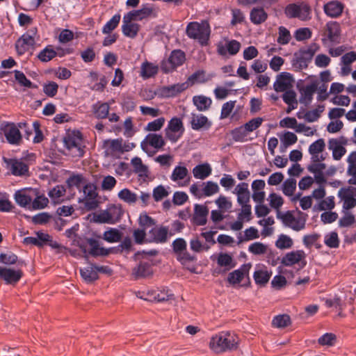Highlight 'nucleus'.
Here are the masks:
<instances>
[{
  "label": "nucleus",
  "mask_w": 356,
  "mask_h": 356,
  "mask_svg": "<svg viewBox=\"0 0 356 356\" xmlns=\"http://www.w3.org/2000/svg\"><path fill=\"white\" fill-rule=\"evenodd\" d=\"M239 343L238 337L231 331H222L213 335L209 341L210 349L216 353L236 349Z\"/></svg>",
  "instance_id": "f257e3e1"
},
{
  "label": "nucleus",
  "mask_w": 356,
  "mask_h": 356,
  "mask_svg": "<svg viewBox=\"0 0 356 356\" xmlns=\"http://www.w3.org/2000/svg\"><path fill=\"white\" fill-rule=\"evenodd\" d=\"M25 127L26 123L24 122L16 124L13 122H3L0 124V138L3 141V136L9 144L19 145L22 140L19 129Z\"/></svg>",
  "instance_id": "f03ea898"
},
{
  "label": "nucleus",
  "mask_w": 356,
  "mask_h": 356,
  "mask_svg": "<svg viewBox=\"0 0 356 356\" xmlns=\"http://www.w3.org/2000/svg\"><path fill=\"white\" fill-rule=\"evenodd\" d=\"M186 34L192 39L197 40L202 45H205L210 35V27L207 21L202 22H192L186 27Z\"/></svg>",
  "instance_id": "7ed1b4c3"
},
{
  "label": "nucleus",
  "mask_w": 356,
  "mask_h": 356,
  "mask_svg": "<svg viewBox=\"0 0 356 356\" xmlns=\"http://www.w3.org/2000/svg\"><path fill=\"white\" fill-rule=\"evenodd\" d=\"M134 143L124 141L122 138L110 139L104 142V148L107 156L117 157L124 152H129L135 147Z\"/></svg>",
  "instance_id": "20e7f679"
},
{
  "label": "nucleus",
  "mask_w": 356,
  "mask_h": 356,
  "mask_svg": "<svg viewBox=\"0 0 356 356\" xmlns=\"http://www.w3.org/2000/svg\"><path fill=\"white\" fill-rule=\"evenodd\" d=\"M277 217L282 223L296 232H299L305 228L306 217L304 213L298 211L297 213L293 211H286L283 213H278Z\"/></svg>",
  "instance_id": "39448f33"
},
{
  "label": "nucleus",
  "mask_w": 356,
  "mask_h": 356,
  "mask_svg": "<svg viewBox=\"0 0 356 356\" xmlns=\"http://www.w3.org/2000/svg\"><path fill=\"white\" fill-rule=\"evenodd\" d=\"M63 143L69 153L73 156H82L83 154V143L81 132L73 131L69 132L63 139Z\"/></svg>",
  "instance_id": "423d86ee"
},
{
  "label": "nucleus",
  "mask_w": 356,
  "mask_h": 356,
  "mask_svg": "<svg viewBox=\"0 0 356 356\" xmlns=\"http://www.w3.org/2000/svg\"><path fill=\"white\" fill-rule=\"evenodd\" d=\"M184 131L182 120L177 117H173L170 120L165 129V135L171 143H176L182 137Z\"/></svg>",
  "instance_id": "0eeeda50"
},
{
  "label": "nucleus",
  "mask_w": 356,
  "mask_h": 356,
  "mask_svg": "<svg viewBox=\"0 0 356 356\" xmlns=\"http://www.w3.org/2000/svg\"><path fill=\"white\" fill-rule=\"evenodd\" d=\"M285 13L289 18L305 21L311 19V8L305 3H292L286 6Z\"/></svg>",
  "instance_id": "6e6552de"
},
{
  "label": "nucleus",
  "mask_w": 356,
  "mask_h": 356,
  "mask_svg": "<svg viewBox=\"0 0 356 356\" xmlns=\"http://www.w3.org/2000/svg\"><path fill=\"white\" fill-rule=\"evenodd\" d=\"M170 180L179 187H186L191 182L189 171L184 163H179L172 170L170 176Z\"/></svg>",
  "instance_id": "1a4fd4ad"
},
{
  "label": "nucleus",
  "mask_w": 356,
  "mask_h": 356,
  "mask_svg": "<svg viewBox=\"0 0 356 356\" xmlns=\"http://www.w3.org/2000/svg\"><path fill=\"white\" fill-rule=\"evenodd\" d=\"M185 60V54L181 50H174L169 58L161 63V68L164 73L174 71L178 66L181 65Z\"/></svg>",
  "instance_id": "9d476101"
},
{
  "label": "nucleus",
  "mask_w": 356,
  "mask_h": 356,
  "mask_svg": "<svg viewBox=\"0 0 356 356\" xmlns=\"http://www.w3.org/2000/svg\"><path fill=\"white\" fill-rule=\"evenodd\" d=\"M83 198L82 202L88 210H92L97 207L98 201L97 186L92 183L87 182L83 187Z\"/></svg>",
  "instance_id": "9b49d317"
},
{
  "label": "nucleus",
  "mask_w": 356,
  "mask_h": 356,
  "mask_svg": "<svg viewBox=\"0 0 356 356\" xmlns=\"http://www.w3.org/2000/svg\"><path fill=\"white\" fill-rule=\"evenodd\" d=\"M35 195L36 188H24L15 193L14 199L19 206L30 209V204Z\"/></svg>",
  "instance_id": "f8f14e48"
},
{
  "label": "nucleus",
  "mask_w": 356,
  "mask_h": 356,
  "mask_svg": "<svg viewBox=\"0 0 356 356\" xmlns=\"http://www.w3.org/2000/svg\"><path fill=\"white\" fill-rule=\"evenodd\" d=\"M165 145V142L161 134H148L140 143L142 149L147 154L150 153V147L160 149Z\"/></svg>",
  "instance_id": "ddd939ff"
},
{
  "label": "nucleus",
  "mask_w": 356,
  "mask_h": 356,
  "mask_svg": "<svg viewBox=\"0 0 356 356\" xmlns=\"http://www.w3.org/2000/svg\"><path fill=\"white\" fill-rule=\"evenodd\" d=\"M294 79L289 72H281L276 76L273 88L276 92H284L292 88Z\"/></svg>",
  "instance_id": "4468645a"
},
{
  "label": "nucleus",
  "mask_w": 356,
  "mask_h": 356,
  "mask_svg": "<svg viewBox=\"0 0 356 356\" xmlns=\"http://www.w3.org/2000/svg\"><path fill=\"white\" fill-rule=\"evenodd\" d=\"M22 277V271L20 269L0 266V279L7 284H15Z\"/></svg>",
  "instance_id": "2eb2a0df"
},
{
  "label": "nucleus",
  "mask_w": 356,
  "mask_h": 356,
  "mask_svg": "<svg viewBox=\"0 0 356 356\" xmlns=\"http://www.w3.org/2000/svg\"><path fill=\"white\" fill-rule=\"evenodd\" d=\"M173 298V294L166 288L152 289L147 291L146 295L142 297L147 301L163 302Z\"/></svg>",
  "instance_id": "dca6fc26"
},
{
  "label": "nucleus",
  "mask_w": 356,
  "mask_h": 356,
  "mask_svg": "<svg viewBox=\"0 0 356 356\" xmlns=\"http://www.w3.org/2000/svg\"><path fill=\"white\" fill-rule=\"evenodd\" d=\"M338 197L343 202V209L349 210L356 206L355 194L353 188H341L338 192Z\"/></svg>",
  "instance_id": "f3484780"
},
{
  "label": "nucleus",
  "mask_w": 356,
  "mask_h": 356,
  "mask_svg": "<svg viewBox=\"0 0 356 356\" xmlns=\"http://www.w3.org/2000/svg\"><path fill=\"white\" fill-rule=\"evenodd\" d=\"M188 86L187 83H179L168 86H163L157 91V95L163 98L173 97L185 90Z\"/></svg>",
  "instance_id": "a211bd4d"
},
{
  "label": "nucleus",
  "mask_w": 356,
  "mask_h": 356,
  "mask_svg": "<svg viewBox=\"0 0 356 356\" xmlns=\"http://www.w3.org/2000/svg\"><path fill=\"white\" fill-rule=\"evenodd\" d=\"M241 47L239 42L232 40L220 41L217 44V51L221 56H226L227 54L230 55L236 54Z\"/></svg>",
  "instance_id": "6ab92c4d"
},
{
  "label": "nucleus",
  "mask_w": 356,
  "mask_h": 356,
  "mask_svg": "<svg viewBox=\"0 0 356 356\" xmlns=\"http://www.w3.org/2000/svg\"><path fill=\"white\" fill-rule=\"evenodd\" d=\"M325 143L323 139L320 138L312 143L308 149V152L311 156L312 161H323L325 159L323 154Z\"/></svg>",
  "instance_id": "aec40b11"
},
{
  "label": "nucleus",
  "mask_w": 356,
  "mask_h": 356,
  "mask_svg": "<svg viewBox=\"0 0 356 356\" xmlns=\"http://www.w3.org/2000/svg\"><path fill=\"white\" fill-rule=\"evenodd\" d=\"M319 81L317 79L313 80L310 84L306 85L300 90V102L305 106L311 104L313 96L317 90Z\"/></svg>",
  "instance_id": "412c9836"
},
{
  "label": "nucleus",
  "mask_w": 356,
  "mask_h": 356,
  "mask_svg": "<svg viewBox=\"0 0 356 356\" xmlns=\"http://www.w3.org/2000/svg\"><path fill=\"white\" fill-rule=\"evenodd\" d=\"M232 193L236 195L237 202L240 206L250 204V193L248 183H238L234 188Z\"/></svg>",
  "instance_id": "4be33fe9"
},
{
  "label": "nucleus",
  "mask_w": 356,
  "mask_h": 356,
  "mask_svg": "<svg viewBox=\"0 0 356 356\" xmlns=\"http://www.w3.org/2000/svg\"><path fill=\"white\" fill-rule=\"evenodd\" d=\"M35 38L33 35L26 33L19 38L15 44L17 52L19 55H23L30 50L35 44Z\"/></svg>",
  "instance_id": "5701e85b"
},
{
  "label": "nucleus",
  "mask_w": 356,
  "mask_h": 356,
  "mask_svg": "<svg viewBox=\"0 0 356 356\" xmlns=\"http://www.w3.org/2000/svg\"><path fill=\"white\" fill-rule=\"evenodd\" d=\"M159 66L156 63L144 60L140 67L139 75L143 80L154 77L159 72Z\"/></svg>",
  "instance_id": "b1692460"
},
{
  "label": "nucleus",
  "mask_w": 356,
  "mask_h": 356,
  "mask_svg": "<svg viewBox=\"0 0 356 356\" xmlns=\"http://www.w3.org/2000/svg\"><path fill=\"white\" fill-rule=\"evenodd\" d=\"M251 266V264L249 263L245 264L239 268L229 273L227 277L228 282L233 285L240 283L245 277L248 275Z\"/></svg>",
  "instance_id": "393cba45"
},
{
  "label": "nucleus",
  "mask_w": 356,
  "mask_h": 356,
  "mask_svg": "<svg viewBox=\"0 0 356 356\" xmlns=\"http://www.w3.org/2000/svg\"><path fill=\"white\" fill-rule=\"evenodd\" d=\"M305 252L302 250L287 252L282 259V264L285 266H291L305 259Z\"/></svg>",
  "instance_id": "a878e982"
},
{
  "label": "nucleus",
  "mask_w": 356,
  "mask_h": 356,
  "mask_svg": "<svg viewBox=\"0 0 356 356\" xmlns=\"http://www.w3.org/2000/svg\"><path fill=\"white\" fill-rule=\"evenodd\" d=\"M190 122L191 128L195 131L209 129L212 125V122L202 114L192 113Z\"/></svg>",
  "instance_id": "bb28decb"
},
{
  "label": "nucleus",
  "mask_w": 356,
  "mask_h": 356,
  "mask_svg": "<svg viewBox=\"0 0 356 356\" xmlns=\"http://www.w3.org/2000/svg\"><path fill=\"white\" fill-rule=\"evenodd\" d=\"M134 21L124 15L122 19V33L130 38H134L140 29V25L134 23Z\"/></svg>",
  "instance_id": "cd10ccee"
},
{
  "label": "nucleus",
  "mask_w": 356,
  "mask_h": 356,
  "mask_svg": "<svg viewBox=\"0 0 356 356\" xmlns=\"http://www.w3.org/2000/svg\"><path fill=\"white\" fill-rule=\"evenodd\" d=\"M328 148L332 151V157L336 161L340 160L346 152L343 143L339 139H330L328 143Z\"/></svg>",
  "instance_id": "c85d7f7f"
},
{
  "label": "nucleus",
  "mask_w": 356,
  "mask_h": 356,
  "mask_svg": "<svg viewBox=\"0 0 356 356\" xmlns=\"http://www.w3.org/2000/svg\"><path fill=\"white\" fill-rule=\"evenodd\" d=\"M6 163L12 174L15 176L24 175L29 171L28 165L19 160L11 159L6 161Z\"/></svg>",
  "instance_id": "c756f323"
},
{
  "label": "nucleus",
  "mask_w": 356,
  "mask_h": 356,
  "mask_svg": "<svg viewBox=\"0 0 356 356\" xmlns=\"http://www.w3.org/2000/svg\"><path fill=\"white\" fill-rule=\"evenodd\" d=\"M118 197L128 205H135L139 200L138 195L134 191L124 188L118 193Z\"/></svg>",
  "instance_id": "7c9ffc66"
},
{
  "label": "nucleus",
  "mask_w": 356,
  "mask_h": 356,
  "mask_svg": "<svg viewBox=\"0 0 356 356\" xmlns=\"http://www.w3.org/2000/svg\"><path fill=\"white\" fill-rule=\"evenodd\" d=\"M153 13V8L145 5L140 9L131 10L124 15L133 21H140L149 17Z\"/></svg>",
  "instance_id": "2f4dec72"
},
{
  "label": "nucleus",
  "mask_w": 356,
  "mask_h": 356,
  "mask_svg": "<svg viewBox=\"0 0 356 356\" xmlns=\"http://www.w3.org/2000/svg\"><path fill=\"white\" fill-rule=\"evenodd\" d=\"M65 187L63 185H57L50 189L48 192V196L51 202L55 204H60L65 200Z\"/></svg>",
  "instance_id": "473e14b6"
},
{
  "label": "nucleus",
  "mask_w": 356,
  "mask_h": 356,
  "mask_svg": "<svg viewBox=\"0 0 356 356\" xmlns=\"http://www.w3.org/2000/svg\"><path fill=\"white\" fill-rule=\"evenodd\" d=\"M153 273L152 266L149 261H141L137 266L134 268L132 275L136 278L146 277Z\"/></svg>",
  "instance_id": "72a5a7b5"
},
{
  "label": "nucleus",
  "mask_w": 356,
  "mask_h": 356,
  "mask_svg": "<svg viewBox=\"0 0 356 356\" xmlns=\"http://www.w3.org/2000/svg\"><path fill=\"white\" fill-rule=\"evenodd\" d=\"M323 9L327 16L337 17L342 13L343 6L338 1H331L324 5Z\"/></svg>",
  "instance_id": "f704fd0d"
},
{
  "label": "nucleus",
  "mask_w": 356,
  "mask_h": 356,
  "mask_svg": "<svg viewBox=\"0 0 356 356\" xmlns=\"http://www.w3.org/2000/svg\"><path fill=\"white\" fill-rule=\"evenodd\" d=\"M212 172V168L208 163H204L195 165L193 170L192 173L195 179L204 180L211 175Z\"/></svg>",
  "instance_id": "c9c22d12"
},
{
  "label": "nucleus",
  "mask_w": 356,
  "mask_h": 356,
  "mask_svg": "<svg viewBox=\"0 0 356 356\" xmlns=\"http://www.w3.org/2000/svg\"><path fill=\"white\" fill-rule=\"evenodd\" d=\"M209 209L206 206L196 204L195 206L194 214L193 217V222L197 225H204L207 222V217Z\"/></svg>",
  "instance_id": "e433bc0d"
},
{
  "label": "nucleus",
  "mask_w": 356,
  "mask_h": 356,
  "mask_svg": "<svg viewBox=\"0 0 356 356\" xmlns=\"http://www.w3.org/2000/svg\"><path fill=\"white\" fill-rule=\"evenodd\" d=\"M313 56V52L310 49L303 50L296 56L294 65L300 70L305 69L307 67L308 64L312 60Z\"/></svg>",
  "instance_id": "4c0bfd02"
},
{
  "label": "nucleus",
  "mask_w": 356,
  "mask_h": 356,
  "mask_svg": "<svg viewBox=\"0 0 356 356\" xmlns=\"http://www.w3.org/2000/svg\"><path fill=\"white\" fill-rule=\"evenodd\" d=\"M131 164L133 166L134 171L143 179L148 177L149 170L147 165L143 163L140 158L138 156L134 157L131 160Z\"/></svg>",
  "instance_id": "58836bf2"
},
{
  "label": "nucleus",
  "mask_w": 356,
  "mask_h": 356,
  "mask_svg": "<svg viewBox=\"0 0 356 356\" xmlns=\"http://www.w3.org/2000/svg\"><path fill=\"white\" fill-rule=\"evenodd\" d=\"M271 275V272H269L266 267L259 266L254 271L253 277L257 284L263 285L269 281Z\"/></svg>",
  "instance_id": "ea45409f"
},
{
  "label": "nucleus",
  "mask_w": 356,
  "mask_h": 356,
  "mask_svg": "<svg viewBox=\"0 0 356 356\" xmlns=\"http://www.w3.org/2000/svg\"><path fill=\"white\" fill-rule=\"evenodd\" d=\"M79 229V225H74L67 229L65 232V236L72 241V244L79 247L84 252H86V247L81 242L80 237L76 234Z\"/></svg>",
  "instance_id": "a19ab883"
},
{
  "label": "nucleus",
  "mask_w": 356,
  "mask_h": 356,
  "mask_svg": "<svg viewBox=\"0 0 356 356\" xmlns=\"http://www.w3.org/2000/svg\"><path fill=\"white\" fill-rule=\"evenodd\" d=\"M88 243L90 246L89 253L92 256H106L109 253V250L99 245V241L94 238L88 239Z\"/></svg>",
  "instance_id": "79ce46f5"
},
{
  "label": "nucleus",
  "mask_w": 356,
  "mask_h": 356,
  "mask_svg": "<svg viewBox=\"0 0 356 356\" xmlns=\"http://www.w3.org/2000/svg\"><path fill=\"white\" fill-rule=\"evenodd\" d=\"M335 207V197L333 195L328 196L323 198L318 202L315 206L314 209L317 211H332Z\"/></svg>",
  "instance_id": "37998d69"
},
{
  "label": "nucleus",
  "mask_w": 356,
  "mask_h": 356,
  "mask_svg": "<svg viewBox=\"0 0 356 356\" xmlns=\"http://www.w3.org/2000/svg\"><path fill=\"white\" fill-rule=\"evenodd\" d=\"M80 273L83 280L88 283L92 282L98 279L95 265H89L85 268H80Z\"/></svg>",
  "instance_id": "c03bdc74"
},
{
  "label": "nucleus",
  "mask_w": 356,
  "mask_h": 356,
  "mask_svg": "<svg viewBox=\"0 0 356 356\" xmlns=\"http://www.w3.org/2000/svg\"><path fill=\"white\" fill-rule=\"evenodd\" d=\"M49 200L44 195H40L39 191L36 189V195L30 204V209H42L47 206Z\"/></svg>",
  "instance_id": "a18cd8bd"
},
{
  "label": "nucleus",
  "mask_w": 356,
  "mask_h": 356,
  "mask_svg": "<svg viewBox=\"0 0 356 356\" xmlns=\"http://www.w3.org/2000/svg\"><path fill=\"white\" fill-rule=\"evenodd\" d=\"M326 32L331 42H336L340 34V26L337 22H330L326 24Z\"/></svg>",
  "instance_id": "49530a36"
},
{
  "label": "nucleus",
  "mask_w": 356,
  "mask_h": 356,
  "mask_svg": "<svg viewBox=\"0 0 356 356\" xmlns=\"http://www.w3.org/2000/svg\"><path fill=\"white\" fill-rule=\"evenodd\" d=\"M193 103L200 111H205L209 108L212 101L209 97L200 95L195 96L193 99Z\"/></svg>",
  "instance_id": "de8ad7c7"
},
{
  "label": "nucleus",
  "mask_w": 356,
  "mask_h": 356,
  "mask_svg": "<svg viewBox=\"0 0 356 356\" xmlns=\"http://www.w3.org/2000/svg\"><path fill=\"white\" fill-rule=\"evenodd\" d=\"M291 323V318L288 314H279L275 316L272 321V325L276 328H284Z\"/></svg>",
  "instance_id": "09e8293b"
},
{
  "label": "nucleus",
  "mask_w": 356,
  "mask_h": 356,
  "mask_svg": "<svg viewBox=\"0 0 356 356\" xmlns=\"http://www.w3.org/2000/svg\"><path fill=\"white\" fill-rule=\"evenodd\" d=\"M275 223L274 218L272 216L264 217L258 221V224L263 227L261 234L268 236L273 233V229L270 227Z\"/></svg>",
  "instance_id": "8fccbe9b"
},
{
  "label": "nucleus",
  "mask_w": 356,
  "mask_h": 356,
  "mask_svg": "<svg viewBox=\"0 0 356 356\" xmlns=\"http://www.w3.org/2000/svg\"><path fill=\"white\" fill-rule=\"evenodd\" d=\"M150 234L154 241L164 242L167 238L168 229L163 227L152 228Z\"/></svg>",
  "instance_id": "3c124183"
},
{
  "label": "nucleus",
  "mask_w": 356,
  "mask_h": 356,
  "mask_svg": "<svg viewBox=\"0 0 356 356\" xmlns=\"http://www.w3.org/2000/svg\"><path fill=\"white\" fill-rule=\"evenodd\" d=\"M56 56V52L55 49L51 46L48 45L38 55V59L44 63L48 62Z\"/></svg>",
  "instance_id": "603ef678"
},
{
  "label": "nucleus",
  "mask_w": 356,
  "mask_h": 356,
  "mask_svg": "<svg viewBox=\"0 0 356 356\" xmlns=\"http://www.w3.org/2000/svg\"><path fill=\"white\" fill-rule=\"evenodd\" d=\"M121 19V15L120 14L114 15L112 18L108 21L102 28V33L104 34H109L111 31L115 29Z\"/></svg>",
  "instance_id": "864d4df0"
},
{
  "label": "nucleus",
  "mask_w": 356,
  "mask_h": 356,
  "mask_svg": "<svg viewBox=\"0 0 356 356\" xmlns=\"http://www.w3.org/2000/svg\"><path fill=\"white\" fill-rule=\"evenodd\" d=\"M266 18L267 14L263 8H253L250 13V19L255 24L262 23Z\"/></svg>",
  "instance_id": "5fc2aeb1"
},
{
  "label": "nucleus",
  "mask_w": 356,
  "mask_h": 356,
  "mask_svg": "<svg viewBox=\"0 0 356 356\" xmlns=\"http://www.w3.org/2000/svg\"><path fill=\"white\" fill-rule=\"evenodd\" d=\"M293 245V239L286 234H280L275 242L276 247L280 250L289 249Z\"/></svg>",
  "instance_id": "6e6d98bb"
},
{
  "label": "nucleus",
  "mask_w": 356,
  "mask_h": 356,
  "mask_svg": "<svg viewBox=\"0 0 356 356\" xmlns=\"http://www.w3.org/2000/svg\"><path fill=\"white\" fill-rule=\"evenodd\" d=\"M106 210L109 213V217L111 218L113 224L120 220L123 214L122 207L119 204H113L108 207Z\"/></svg>",
  "instance_id": "4d7b16f0"
},
{
  "label": "nucleus",
  "mask_w": 356,
  "mask_h": 356,
  "mask_svg": "<svg viewBox=\"0 0 356 356\" xmlns=\"http://www.w3.org/2000/svg\"><path fill=\"white\" fill-rule=\"evenodd\" d=\"M103 238L109 243H117L121 239V233L115 228H110L104 232Z\"/></svg>",
  "instance_id": "13d9d810"
},
{
  "label": "nucleus",
  "mask_w": 356,
  "mask_h": 356,
  "mask_svg": "<svg viewBox=\"0 0 356 356\" xmlns=\"http://www.w3.org/2000/svg\"><path fill=\"white\" fill-rule=\"evenodd\" d=\"M280 139L281 143L285 147H287L295 144L298 138L297 136L291 131H284L282 134L280 136Z\"/></svg>",
  "instance_id": "bf43d9fd"
},
{
  "label": "nucleus",
  "mask_w": 356,
  "mask_h": 356,
  "mask_svg": "<svg viewBox=\"0 0 356 356\" xmlns=\"http://www.w3.org/2000/svg\"><path fill=\"white\" fill-rule=\"evenodd\" d=\"M337 336L330 332H327L322 335L318 342L321 346H334L337 343Z\"/></svg>",
  "instance_id": "052dcab7"
},
{
  "label": "nucleus",
  "mask_w": 356,
  "mask_h": 356,
  "mask_svg": "<svg viewBox=\"0 0 356 356\" xmlns=\"http://www.w3.org/2000/svg\"><path fill=\"white\" fill-rule=\"evenodd\" d=\"M86 179L82 175H74L70 177L67 180V184L70 187L80 188L87 183Z\"/></svg>",
  "instance_id": "680f3d73"
},
{
  "label": "nucleus",
  "mask_w": 356,
  "mask_h": 356,
  "mask_svg": "<svg viewBox=\"0 0 356 356\" xmlns=\"http://www.w3.org/2000/svg\"><path fill=\"white\" fill-rule=\"evenodd\" d=\"M218 264L227 269H230L234 266L232 257L227 253H220L217 259Z\"/></svg>",
  "instance_id": "e2e57ef3"
},
{
  "label": "nucleus",
  "mask_w": 356,
  "mask_h": 356,
  "mask_svg": "<svg viewBox=\"0 0 356 356\" xmlns=\"http://www.w3.org/2000/svg\"><path fill=\"white\" fill-rule=\"evenodd\" d=\"M165 120L163 117L159 118L147 124L145 130L147 131H158L161 129L165 124Z\"/></svg>",
  "instance_id": "0e129e2a"
},
{
  "label": "nucleus",
  "mask_w": 356,
  "mask_h": 356,
  "mask_svg": "<svg viewBox=\"0 0 356 356\" xmlns=\"http://www.w3.org/2000/svg\"><path fill=\"white\" fill-rule=\"evenodd\" d=\"M42 89L47 97H53L57 94L58 85L54 81H48L43 84Z\"/></svg>",
  "instance_id": "69168bd1"
},
{
  "label": "nucleus",
  "mask_w": 356,
  "mask_h": 356,
  "mask_svg": "<svg viewBox=\"0 0 356 356\" xmlns=\"http://www.w3.org/2000/svg\"><path fill=\"white\" fill-rule=\"evenodd\" d=\"M325 244L331 248H335L339 246V241L337 232H332L327 234L324 238Z\"/></svg>",
  "instance_id": "338daca9"
},
{
  "label": "nucleus",
  "mask_w": 356,
  "mask_h": 356,
  "mask_svg": "<svg viewBox=\"0 0 356 356\" xmlns=\"http://www.w3.org/2000/svg\"><path fill=\"white\" fill-rule=\"evenodd\" d=\"M296 188V181L293 179H287L282 184L283 193L286 196L293 195Z\"/></svg>",
  "instance_id": "774afa93"
}]
</instances>
